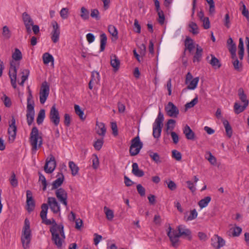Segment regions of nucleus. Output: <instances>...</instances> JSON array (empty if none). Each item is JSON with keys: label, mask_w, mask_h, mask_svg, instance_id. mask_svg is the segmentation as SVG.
<instances>
[{"label": "nucleus", "mask_w": 249, "mask_h": 249, "mask_svg": "<svg viewBox=\"0 0 249 249\" xmlns=\"http://www.w3.org/2000/svg\"><path fill=\"white\" fill-rule=\"evenodd\" d=\"M38 174L39 175V181H40L43 186V190L44 191L46 190L47 182L46 179L45 177L43 176L40 172H38Z\"/></svg>", "instance_id": "45"}, {"label": "nucleus", "mask_w": 249, "mask_h": 249, "mask_svg": "<svg viewBox=\"0 0 249 249\" xmlns=\"http://www.w3.org/2000/svg\"><path fill=\"white\" fill-rule=\"evenodd\" d=\"M210 5L209 12L211 14H213L215 12L214 2L213 0H206Z\"/></svg>", "instance_id": "59"}, {"label": "nucleus", "mask_w": 249, "mask_h": 249, "mask_svg": "<svg viewBox=\"0 0 249 249\" xmlns=\"http://www.w3.org/2000/svg\"><path fill=\"white\" fill-rule=\"evenodd\" d=\"M80 17L84 20H87L89 18V12L84 6H83L80 9Z\"/></svg>", "instance_id": "32"}, {"label": "nucleus", "mask_w": 249, "mask_h": 249, "mask_svg": "<svg viewBox=\"0 0 249 249\" xmlns=\"http://www.w3.org/2000/svg\"><path fill=\"white\" fill-rule=\"evenodd\" d=\"M104 139L103 138L97 140L93 144V146L97 150H100L103 144Z\"/></svg>", "instance_id": "47"}, {"label": "nucleus", "mask_w": 249, "mask_h": 249, "mask_svg": "<svg viewBox=\"0 0 249 249\" xmlns=\"http://www.w3.org/2000/svg\"><path fill=\"white\" fill-rule=\"evenodd\" d=\"M239 5L241 6L240 10L242 11V14L247 19H249V12L246 8L244 2L242 1H240Z\"/></svg>", "instance_id": "43"}, {"label": "nucleus", "mask_w": 249, "mask_h": 249, "mask_svg": "<svg viewBox=\"0 0 249 249\" xmlns=\"http://www.w3.org/2000/svg\"><path fill=\"white\" fill-rule=\"evenodd\" d=\"M158 12V14L159 16V20L158 21L160 24H163L164 23L165 17L162 11L159 10V11H157Z\"/></svg>", "instance_id": "62"}, {"label": "nucleus", "mask_w": 249, "mask_h": 249, "mask_svg": "<svg viewBox=\"0 0 249 249\" xmlns=\"http://www.w3.org/2000/svg\"><path fill=\"white\" fill-rule=\"evenodd\" d=\"M165 110L167 114L170 117L176 118L179 114V110L178 107L171 102H169L165 107Z\"/></svg>", "instance_id": "10"}, {"label": "nucleus", "mask_w": 249, "mask_h": 249, "mask_svg": "<svg viewBox=\"0 0 249 249\" xmlns=\"http://www.w3.org/2000/svg\"><path fill=\"white\" fill-rule=\"evenodd\" d=\"M110 65L113 67L114 71H117L120 68V60L115 54H112L110 55Z\"/></svg>", "instance_id": "20"}, {"label": "nucleus", "mask_w": 249, "mask_h": 249, "mask_svg": "<svg viewBox=\"0 0 249 249\" xmlns=\"http://www.w3.org/2000/svg\"><path fill=\"white\" fill-rule=\"evenodd\" d=\"M90 16L92 18L99 20L100 19V13L98 9H94L91 10Z\"/></svg>", "instance_id": "51"}, {"label": "nucleus", "mask_w": 249, "mask_h": 249, "mask_svg": "<svg viewBox=\"0 0 249 249\" xmlns=\"http://www.w3.org/2000/svg\"><path fill=\"white\" fill-rule=\"evenodd\" d=\"M100 52L105 50L107 42V37L105 33H102L100 36Z\"/></svg>", "instance_id": "34"}, {"label": "nucleus", "mask_w": 249, "mask_h": 249, "mask_svg": "<svg viewBox=\"0 0 249 249\" xmlns=\"http://www.w3.org/2000/svg\"><path fill=\"white\" fill-rule=\"evenodd\" d=\"M131 149L132 148H138L141 150L143 146V143L140 141V137L139 136L135 137L131 141Z\"/></svg>", "instance_id": "23"}, {"label": "nucleus", "mask_w": 249, "mask_h": 249, "mask_svg": "<svg viewBox=\"0 0 249 249\" xmlns=\"http://www.w3.org/2000/svg\"><path fill=\"white\" fill-rule=\"evenodd\" d=\"M10 182L11 185L13 187H16L18 186V182L14 172H12V173L11 177L10 178Z\"/></svg>", "instance_id": "52"}, {"label": "nucleus", "mask_w": 249, "mask_h": 249, "mask_svg": "<svg viewBox=\"0 0 249 249\" xmlns=\"http://www.w3.org/2000/svg\"><path fill=\"white\" fill-rule=\"evenodd\" d=\"M185 50L187 49L190 53H192V51L195 48L194 45L193 40L189 36H187L185 40Z\"/></svg>", "instance_id": "26"}, {"label": "nucleus", "mask_w": 249, "mask_h": 249, "mask_svg": "<svg viewBox=\"0 0 249 249\" xmlns=\"http://www.w3.org/2000/svg\"><path fill=\"white\" fill-rule=\"evenodd\" d=\"M183 131L187 139L189 140H194L195 136V133L189 125L186 124L184 127Z\"/></svg>", "instance_id": "21"}, {"label": "nucleus", "mask_w": 249, "mask_h": 249, "mask_svg": "<svg viewBox=\"0 0 249 249\" xmlns=\"http://www.w3.org/2000/svg\"><path fill=\"white\" fill-rule=\"evenodd\" d=\"M17 127L16 125V120L14 116H12L11 122L9 124V127L8 129V133L9 135V141L13 142L16 136Z\"/></svg>", "instance_id": "8"}, {"label": "nucleus", "mask_w": 249, "mask_h": 249, "mask_svg": "<svg viewBox=\"0 0 249 249\" xmlns=\"http://www.w3.org/2000/svg\"><path fill=\"white\" fill-rule=\"evenodd\" d=\"M27 210L28 212H32L35 207V202L32 196V193L30 190L26 191Z\"/></svg>", "instance_id": "17"}, {"label": "nucleus", "mask_w": 249, "mask_h": 249, "mask_svg": "<svg viewBox=\"0 0 249 249\" xmlns=\"http://www.w3.org/2000/svg\"><path fill=\"white\" fill-rule=\"evenodd\" d=\"M42 58L43 63L45 64H48L51 62L53 63L54 61L53 56L48 53H46L43 54Z\"/></svg>", "instance_id": "39"}, {"label": "nucleus", "mask_w": 249, "mask_h": 249, "mask_svg": "<svg viewBox=\"0 0 249 249\" xmlns=\"http://www.w3.org/2000/svg\"><path fill=\"white\" fill-rule=\"evenodd\" d=\"M238 95L239 96L240 100L244 103V105H249V100L247 99V96L244 93L243 88H241L239 89L238 90Z\"/></svg>", "instance_id": "29"}, {"label": "nucleus", "mask_w": 249, "mask_h": 249, "mask_svg": "<svg viewBox=\"0 0 249 249\" xmlns=\"http://www.w3.org/2000/svg\"><path fill=\"white\" fill-rule=\"evenodd\" d=\"M69 165L71 170L72 175L74 176L77 175L79 171L78 167L72 161L69 162Z\"/></svg>", "instance_id": "41"}, {"label": "nucleus", "mask_w": 249, "mask_h": 249, "mask_svg": "<svg viewBox=\"0 0 249 249\" xmlns=\"http://www.w3.org/2000/svg\"><path fill=\"white\" fill-rule=\"evenodd\" d=\"M13 60L10 62V67L9 71V75L10 78L11 83L14 89L17 88V68L19 66V63H16V61L20 60L22 58V54L18 49H15V52L12 54Z\"/></svg>", "instance_id": "2"}, {"label": "nucleus", "mask_w": 249, "mask_h": 249, "mask_svg": "<svg viewBox=\"0 0 249 249\" xmlns=\"http://www.w3.org/2000/svg\"><path fill=\"white\" fill-rule=\"evenodd\" d=\"M74 109L75 113L78 115L81 120H84L85 117H84V112L81 109L80 107L77 105H74Z\"/></svg>", "instance_id": "49"}, {"label": "nucleus", "mask_w": 249, "mask_h": 249, "mask_svg": "<svg viewBox=\"0 0 249 249\" xmlns=\"http://www.w3.org/2000/svg\"><path fill=\"white\" fill-rule=\"evenodd\" d=\"M148 154L150 157L157 163H159L161 162L160 160L159 155L157 153H155L152 151H149Z\"/></svg>", "instance_id": "42"}, {"label": "nucleus", "mask_w": 249, "mask_h": 249, "mask_svg": "<svg viewBox=\"0 0 249 249\" xmlns=\"http://www.w3.org/2000/svg\"><path fill=\"white\" fill-rule=\"evenodd\" d=\"M211 60L209 63L214 68H220L221 66L220 61L213 54H211Z\"/></svg>", "instance_id": "35"}, {"label": "nucleus", "mask_w": 249, "mask_h": 249, "mask_svg": "<svg viewBox=\"0 0 249 249\" xmlns=\"http://www.w3.org/2000/svg\"><path fill=\"white\" fill-rule=\"evenodd\" d=\"M27 106H28L29 105H31V106H35V102L33 100V97L32 94L31 90L29 89L28 90V96L27 97Z\"/></svg>", "instance_id": "54"}, {"label": "nucleus", "mask_w": 249, "mask_h": 249, "mask_svg": "<svg viewBox=\"0 0 249 249\" xmlns=\"http://www.w3.org/2000/svg\"><path fill=\"white\" fill-rule=\"evenodd\" d=\"M2 35L6 38H9L11 36L10 30L7 26H4L2 29Z\"/></svg>", "instance_id": "60"}, {"label": "nucleus", "mask_w": 249, "mask_h": 249, "mask_svg": "<svg viewBox=\"0 0 249 249\" xmlns=\"http://www.w3.org/2000/svg\"><path fill=\"white\" fill-rule=\"evenodd\" d=\"M242 231L241 228L239 227H235L232 230V235L233 236H238Z\"/></svg>", "instance_id": "64"}, {"label": "nucleus", "mask_w": 249, "mask_h": 249, "mask_svg": "<svg viewBox=\"0 0 249 249\" xmlns=\"http://www.w3.org/2000/svg\"><path fill=\"white\" fill-rule=\"evenodd\" d=\"M205 158L212 165H215L216 163V159L210 151H207L205 154Z\"/></svg>", "instance_id": "38"}, {"label": "nucleus", "mask_w": 249, "mask_h": 249, "mask_svg": "<svg viewBox=\"0 0 249 249\" xmlns=\"http://www.w3.org/2000/svg\"><path fill=\"white\" fill-rule=\"evenodd\" d=\"M108 31L113 36L116 38H118V31L114 26L111 25H109L108 27Z\"/></svg>", "instance_id": "46"}, {"label": "nucleus", "mask_w": 249, "mask_h": 249, "mask_svg": "<svg viewBox=\"0 0 249 249\" xmlns=\"http://www.w3.org/2000/svg\"><path fill=\"white\" fill-rule=\"evenodd\" d=\"M29 141L32 146V151H36L42 145V136L39 134L38 129L36 126H34L32 129Z\"/></svg>", "instance_id": "3"}, {"label": "nucleus", "mask_w": 249, "mask_h": 249, "mask_svg": "<svg viewBox=\"0 0 249 249\" xmlns=\"http://www.w3.org/2000/svg\"><path fill=\"white\" fill-rule=\"evenodd\" d=\"M51 220L52 226L50 231L52 234V240L58 248H61L65 239L63 225L57 224L53 218Z\"/></svg>", "instance_id": "1"}, {"label": "nucleus", "mask_w": 249, "mask_h": 249, "mask_svg": "<svg viewBox=\"0 0 249 249\" xmlns=\"http://www.w3.org/2000/svg\"><path fill=\"white\" fill-rule=\"evenodd\" d=\"M57 179L53 181L52 183V187L51 190H56L59 189L61 186L64 180V176L62 173H58L56 176Z\"/></svg>", "instance_id": "18"}, {"label": "nucleus", "mask_w": 249, "mask_h": 249, "mask_svg": "<svg viewBox=\"0 0 249 249\" xmlns=\"http://www.w3.org/2000/svg\"><path fill=\"white\" fill-rule=\"evenodd\" d=\"M176 121L173 119H169L166 124V132L167 134H169L168 130L169 129L173 130L175 127V124Z\"/></svg>", "instance_id": "50"}, {"label": "nucleus", "mask_w": 249, "mask_h": 249, "mask_svg": "<svg viewBox=\"0 0 249 249\" xmlns=\"http://www.w3.org/2000/svg\"><path fill=\"white\" fill-rule=\"evenodd\" d=\"M53 31L52 32L51 39L53 43H56L59 39L60 31L59 25L56 21H53L52 22Z\"/></svg>", "instance_id": "12"}, {"label": "nucleus", "mask_w": 249, "mask_h": 249, "mask_svg": "<svg viewBox=\"0 0 249 249\" xmlns=\"http://www.w3.org/2000/svg\"><path fill=\"white\" fill-rule=\"evenodd\" d=\"M199 81V77H197L190 81L188 84L187 88L184 89L182 92L186 91L187 89H194L197 86Z\"/></svg>", "instance_id": "25"}, {"label": "nucleus", "mask_w": 249, "mask_h": 249, "mask_svg": "<svg viewBox=\"0 0 249 249\" xmlns=\"http://www.w3.org/2000/svg\"><path fill=\"white\" fill-rule=\"evenodd\" d=\"M41 211L40 213V216L42 220L46 219L47 214L48 210V206L47 204L43 203L41 205Z\"/></svg>", "instance_id": "36"}, {"label": "nucleus", "mask_w": 249, "mask_h": 249, "mask_svg": "<svg viewBox=\"0 0 249 249\" xmlns=\"http://www.w3.org/2000/svg\"><path fill=\"white\" fill-rule=\"evenodd\" d=\"M55 195L58 201L68 208V193L63 188H59L55 190Z\"/></svg>", "instance_id": "6"}, {"label": "nucleus", "mask_w": 249, "mask_h": 249, "mask_svg": "<svg viewBox=\"0 0 249 249\" xmlns=\"http://www.w3.org/2000/svg\"><path fill=\"white\" fill-rule=\"evenodd\" d=\"M247 107V105L241 106L238 103L235 102L233 106L234 111L235 114H238L244 111Z\"/></svg>", "instance_id": "33"}, {"label": "nucleus", "mask_w": 249, "mask_h": 249, "mask_svg": "<svg viewBox=\"0 0 249 249\" xmlns=\"http://www.w3.org/2000/svg\"><path fill=\"white\" fill-rule=\"evenodd\" d=\"M132 172L135 176L138 177H142L144 175L143 171L139 169L137 163H133Z\"/></svg>", "instance_id": "27"}, {"label": "nucleus", "mask_w": 249, "mask_h": 249, "mask_svg": "<svg viewBox=\"0 0 249 249\" xmlns=\"http://www.w3.org/2000/svg\"><path fill=\"white\" fill-rule=\"evenodd\" d=\"M91 82L98 83L100 80V75L99 72L93 71L91 75Z\"/></svg>", "instance_id": "56"}, {"label": "nucleus", "mask_w": 249, "mask_h": 249, "mask_svg": "<svg viewBox=\"0 0 249 249\" xmlns=\"http://www.w3.org/2000/svg\"><path fill=\"white\" fill-rule=\"evenodd\" d=\"M223 124L226 130V132L227 136L231 138L232 134V130L229 122L225 119L222 120Z\"/></svg>", "instance_id": "30"}, {"label": "nucleus", "mask_w": 249, "mask_h": 249, "mask_svg": "<svg viewBox=\"0 0 249 249\" xmlns=\"http://www.w3.org/2000/svg\"><path fill=\"white\" fill-rule=\"evenodd\" d=\"M164 120L163 114L160 111L153 127V136L155 138H159L161 135Z\"/></svg>", "instance_id": "5"}, {"label": "nucleus", "mask_w": 249, "mask_h": 249, "mask_svg": "<svg viewBox=\"0 0 249 249\" xmlns=\"http://www.w3.org/2000/svg\"><path fill=\"white\" fill-rule=\"evenodd\" d=\"M45 117V110L44 109H41L40 110L37 117L36 119V123L39 125L41 124Z\"/></svg>", "instance_id": "37"}, {"label": "nucleus", "mask_w": 249, "mask_h": 249, "mask_svg": "<svg viewBox=\"0 0 249 249\" xmlns=\"http://www.w3.org/2000/svg\"><path fill=\"white\" fill-rule=\"evenodd\" d=\"M167 234L169 237L170 240L172 243V246L174 248H177L179 245L178 238L180 236L177 233V231L175 230L172 231V228L170 226H169V227L168 228V231L167 233Z\"/></svg>", "instance_id": "9"}, {"label": "nucleus", "mask_w": 249, "mask_h": 249, "mask_svg": "<svg viewBox=\"0 0 249 249\" xmlns=\"http://www.w3.org/2000/svg\"><path fill=\"white\" fill-rule=\"evenodd\" d=\"M232 64L235 70L238 71H241L242 65L241 63L239 62L238 59H235V60L232 62Z\"/></svg>", "instance_id": "55"}, {"label": "nucleus", "mask_w": 249, "mask_h": 249, "mask_svg": "<svg viewBox=\"0 0 249 249\" xmlns=\"http://www.w3.org/2000/svg\"><path fill=\"white\" fill-rule=\"evenodd\" d=\"M178 231L177 233L180 237L181 236H188L189 240H191L192 237L191 236V231L188 229L185 228L184 226L179 225L178 227Z\"/></svg>", "instance_id": "19"}, {"label": "nucleus", "mask_w": 249, "mask_h": 249, "mask_svg": "<svg viewBox=\"0 0 249 249\" xmlns=\"http://www.w3.org/2000/svg\"><path fill=\"white\" fill-rule=\"evenodd\" d=\"M93 158H92V167L94 169H96L98 166H99V159L96 155H93Z\"/></svg>", "instance_id": "58"}, {"label": "nucleus", "mask_w": 249, "mask_h": 249, "mask_svg": "<svg viewBox=\"0 0 249 249\" xmlns=\"http://www.w3.org/2000/svg\"><path fill=\"white\" fill-rule=\"evenodd\" d=\"M31 240V231L30 230V222L26 218L24 221V225L22 231L21 240L22 246L24 249L29 247Z\"/></svg>", "instance_id": "4"}, {"label": "nucleus", "mask_w": 249, "mask_h": 249, "mask_svg": "<svg viewBox=\"0 0 249 249\" xmlns=\"http://www.w3.org/2000/svg\"><path fill=\"white\" fill-rule=\"evenodd\" d=\"M211 240L216 241L217 244L216 246H214L215 249H219L223 247L225 245V241L220 236L217 234H215L212 238Z\"/></svg>", "instance_id": "22"}, {"label": "nucleus", "mask_w": 249, "mask_h": 249, "mask_svg": "<svg viewBox=\"0 0 249 249\" xmlns=\"http://www.w3.org/2000/svg\"><path fill=\"white\" fill-rule=\"evenodd\" d=\"M96 125L97 126V128L96 129L97 133L100 136L104 137L106 132V128L105 124L103 123L97 122Z\"/></svg>", "instance_id": "28"}, {"label": "nucleus", "mask_w": 249, "mask_h": 249, "mask_svg": "<svg viewBox=\"0 0 249 249\" xmlns=\"http://www.w3.org/2000/svg\"><path fill=\"white\" fill-rule=\"evenodd\" d=\"M50 118L52 122L55 125L57 126L60 122V116L58 110L54 105L51 108L50 112Z\"/></svg>", "instance_id": "13"}, {"label": "nucleus", "mask_w": 249, "mask_h": 249, "mask_svg": "<svg viewBox=\"0 0 249 249\" xmlns=\"http://www.w3.org/2000/svg\"><path fill=\"white\" fill-rule=\"evenodd\" d=\"M172 157L175 159L179 161L181 159V154L176 150H173L172 151Z\"/></svg>", "instance_id": "57"}, {"label": "nucleus", "mask_w": 249, "mask_h": 249, "mask_svg": "<svg viewBox=\"0 0 249 249\" xmlns=\"http://www.w3.org/2000/svg\"><path fill=\"white\" fill-rule=\"evenodd\" d=\"M22 18L27 33L29 34H31L32 32L31 27V25H33L34 24V21L32 18L26 12H24L22 14Z\"/></svg>", "instance_id": "15"}, {"label": "nucleus", "mask_w": 249, "mask_h": 249, "mask_svg": "<svg viewBox=\"0 0 249 249\" xmlns=\"http://www.w3.org/2000/svg\"><path fill=\"white\" fill-rule=\"evenodd\" d=\"M60 15L63 19H67L69 17V9L68 8H63L60 10Z\"/></svg>", "instance_id": "53"}, {"label": "nucleus", "mask_w": 249, "mask_h": 249, "mask_svg": "<svg viewBox=\"0 0 249 249\" xmlns=\"http://www.w3.org/2000/svg\"><path fill=\"white\" fill-rule=\"evenodd\" d=\"M50 88L48 83L44 81L42 83L39 92V100L41 104H43L49 96Z\"/></svg>", "instance_id": "7"}, {"label": "nucleus", "mask_w": 249, "mask_h": 249, "mask_svg": "<svg viewBox=\"0 0 249 249\" xmlns=\"http://www.w3.org/2000/svg\"><path fill=\"white\" fill-rule=\"evenodd\" d=\"M137 189L138 193L141 196H143L145 194V190L144 188L140 184L137 185Z\"/></svg>", "instance_id": "63"}, {"label": "nucleus", "mask_w": 249, "mask_h": 249, "mask_svg": "<svg viewBox=\"0 0 249 249\" xmlns=\"http://www.w3.org/2000/svg\"><path fill=\"white\" fill-rule=\"evenodd\" d=\"M35 106L29 105L27 106L26 119L27 122L29 125H31L34 122L35 115Z\"/></svg>", "instance_id": "16"}, {"label": "nucleus", "mask_w": 249, "mask_h": 249, "mask_svg": "<svg viewBox=\"0 0 249 249\" xmlns=\"http://www.w3.org/2000/svg\"><path fill=\"white\" fill-rule=\"evenodd\" d=\"M48 206L54 213H57L60 211V207L56 198L54 197H49L47 200Z\"/></svg>", "instance_id": "14"}, {"label": "nucleus", "mask_w": 249, "mask_h": 249, "mask_svg": "<svg viewBox=\"0 0 249 249\" xmlns=\"http://www.w3.org/2000/svg\"><path fill=\"white\" fill-rule=\"evenodd\" d=\"M104 210L105 213L106 215L107 218L108 220H112L114 217L113 211L112 210L109 209L106 206H105L104 208Z\"/></svg>", "instance_id": "44"}, {"label": "nucleus", "mask_w": 249, "mask_h": 249, "mask_svg": "<svg viewBox=\"0 0 249 249\" xmlns=\"http://www.w3.org/2000/svg\"><path fill=\"white\" fill-rule=\"evenodd\" d=\"M211 197L209 196L205 197L204 198L201 199L198 203L200 208H203L206 207L208 203L211 201Z\"/></svg>", "instance_id": "40"}, {"label": "nucleus", "mask_w": 249, "mask_h": 249, "mask_svg": "<svg viewBox=\"0 0 249 249\" xmlns=\"http://www.w3.org/2000/svg\"><path fill=\"white\" fill-rule=\"evenodd\" d=\"M203 49L197 44L196 45V52L194 56L193 62H199L202 57Z\"/></svg>", "instance_id": "24"}, {"label": "nucleus", "mask_w": 249, "mask_h": 249, "mask_svg": "<svg viewBox=\"0 0 249 249\" xmlns=\"http://www.w3.org/2000/svg\"><path fill=\"white\" fill-rule=\"evenodd\" d=\"M190 29L189 31L194 35H197L199 33V28L196 23L191 21L188 25Z\"/></svg>", "instance_id": "31"}, {"label": "nucleus", "mask_w": 249, "mask_h": 249, "mask_svg": "<svg viewBox=\"0 0 249 249\" xmlns=\"http://www.w3.org/2000/svg\"><path fill=\"white\" fill-rule=\"evenodd\" d=\"M56 166L55 158L51 156L50 160H46L45 164L44 167V170L46 173L51 174L54 170Z\"/></svg>", "instance_id": "11"}, {"label": "nucleus", "mask_w": 249, "mask_h": 249, "mask_svg": "<svg viewBox=\"0 0 249 249\" xmlns=\"http://www.w3.org/2000/svg\"><path fill=\"white\" fill-rule=\"evenodd\" d=\"M198 103V98L196 96L192 101L187 103L185 105V110L194 107Z\"/></svg>", "instance_id": "48"}, {"label": "nucleus", "mask_w": 249, "mask_h": 249, "mask_svg": "<svg viewBox=\"0 0 249 249\" xmlns=\"http://www.w3.org/2000/svg\"><path fill=\"white\" fill-rule=\"evenodd\" d=\"M197 216V213L196 209H194L190 211V215L188 217L187 220L188 221L192 220L196 218Z\"/></svg>", "instance_id": "61"}]
</instances>
